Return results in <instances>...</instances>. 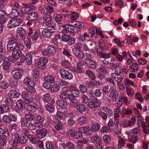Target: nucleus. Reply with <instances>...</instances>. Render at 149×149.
<instances>
[{
  "label": "nucleus",
  "mask_w": 149,
  "mask_h": 149,
  "mask_svg": "<svg viewBox=\"0 0 149 149\" xmlns=\"http://www.w3.org/2000/svg\"><path fill=\"white\" fill-rule=\"evenodd\" d=\"M100 128V124L99 123H95L92 125L90 130L93 132H95L99 130Z\"/></svg>",
  "instance_id": "20"
},
{
  "label": "nucleus",
  "mask_w": 149,
  "mask_h": 149,
  "mask_svg": "<svg viewBox=\"0 0 149 149\" xmlns=\"http://www.w3.org/2000/svg\"><path fill=\"white\" fill-rule=\"evenodd\" d=\"M12 55L14 58L18 59L21 55V52L19 50L16 49L13 52Z\"/></svg>",
  "instance_id": "15"
},
{
  "label": "nucleus",
  "mask_w": 149,
  "mask_h": 149,
  "mask_svg": "<svg viewBox=\"0 0 149 149\" xmlns=\"http://www.w3.org/2000/svg\"><path fill=\"white\" fill-rule=\"evenodd\" d=\"M99 56L101 58L103 57L106 58L110 57V54H104L103 52H101L100 51L98 52Z\"/></svg>",
  "instance_id": "48"
},
{
  "label": "nucleus",
  "mask_w": 149,
  "mask_h": 149,
  "mask_svg": "<svg viewBox=\"0 0 149 149\" xmlns=\"http://www.w3.org/2000/svg\"><path fill=\"white\" fill-rule=\"evenodd\" d=\"M37 136L40 139L45 137L47 134V130L44 128L38 129L36 131Z\"/></svg>",
  "instance_id": "6"
},
{
  "label": "nucleus",
  "mask_w": 149,
  "mask_h": 149,
  "mask_svg": "<svg viewBox=\"0 0 149 149\" xmlns=\"http://www.w3.org/2000/svg\"><path fill=\"white\" fill-rule=\"evenodd\" d=\"M81 135L82 134L79 131H76L75 132L72 137L74 139H78L80 138Z\"/></svg>",
  "instance_id": "56"
},
{
  "label": "nucleus",
  "mask_w": 149,
  "mask_h": 149,
  "mask_svg": "<svg viewBox=\"0 0 149 149\" xmlns=\"http://www.w3.org/2000/svg\"><path fill=\"white\" fill-rule=\"evenodd\" d=\"M2 134L0 137L1 138L6 139L8 136L9 133L7 130H4V132H2Z\"/></svg>",
  "instance_id": "52"
},
{
  "label": "nucleus",
  "mask_w": 149,
  "mask_h": 149,
  "mask_svg": "<svg viewBox=\"0 0 149 149\" xmlns=\"http://www.w3.org/2000/svg\"><path fill=\"white\" fill-rule=\"evenodd\" d=\"M140 130L137 127L131 130L129 133H131L132 134L134 135H136L137 134H140Z\"/></svg>",
  "instance_id": "46"
},
{
  "label": "nucleus",
  "mask_w": 149,
  "mask_h": 149,
  "mask_svg": "<svg viewBox=\"0 0 149 149\" xmlns=\"http://www.w3.org/2000/svg\"><path fill=\"white\" fill-rule=\"evenodd\" d=\"M10 65V63L8 60H4L3 63V69L5 70H8Z\"/></svg>",
  "instance_id": "29"
},
{
  "label": "nucleus",
  "mask_w": 149,
  "mask_h": 149,
  "mask_svg": "<svg viewBox=\"0 0 149 149\" xmlns=\"http://www.w3.org/2000/svg\"><path fill=\"white\" fill-rule=\"evenodd\" d=\"M31 85H29V86L27 87L26 88V90L29 92L34 93L36 92V90L34 88L35 87L34 83Z\"/></svg>",
  "instance_id": "28"
},
{
  "label": "nucleus",
  "mask_w": 149,
  "mask_h": 149,
  "mask_svg": "<svg viewBox=\"0 0 149 149\" xmlns=\"http://www.w3.org/2000/svg\"><path fill=\"white\" fill-rule=\"evenodd\" d=\"M65 114L62 112L58 111L56 113V117L57 119L62 118L65 116Z\"/></svg>",
  "instance_id": "53"
},
{
  "label": "nucleus",
  "mask_w": 149,
  "mask_h": 149,
  "mask_svg": "<svg viewBox=\"0 0 149 149\" xmlns=\"http://www.w3.org/2000/svg\"><path fill=\"white\" fill-rule=\"evenodd\" d=\"M70 39V36L68 35H62L61 37V39L62 41L64 42H68Z\"/></svg>",
  "instance_id": "49"
},
{
  "label": "nucleus",
  "mask_w": 149,
  "mask_h": 149,
  "mask_svg": "<svg viewBox=\"0 0 149 149\" xmlns=\"http://www.w3.org/2000/svg\"><path fill=\"white\" fill-rule=\"evenodd\" d=\"M9 81L10 84L13 86H17L18 84L17 81L16 79H15L14 78H10Z\"/></svg>",
  "instance_id": "38"
},
{
  "label": "nucleus",
  "mask_w": 149,
  "mask_h": 149,
  "mask_svg": "<svg viewBox=\"0 0 149 149\" xmlns=\"http://www.w3.org/2000/svg\"><path fill=\"white\" fill-rule=\"evenodd\" d=\"M9 15L10 17L13 19L17 17L19 15V13L16 9H13Z\"/></svg>",
  "instance_id": "23"
},
{
  "label": "nucleus",
  "mask_w": 149,
  "mask_h": 149,
  "mask_svg": "<svg viewBox=\"0 0 149 149\" xmlns=\"http://www.w3.org/2000/svg\"><path fill=\"white\" fill-rule=\"evenodd\" d=\"M24 42L28 49H30L31 47V42L30 40L28 38H24Z\"/></svg>",
  "instance_id": "47"
},
{
  "label": "nucleus",
  "mask_w": 149,
  "mask_h": 149,
  "mask_svg": "<svg viewBox=\"0 0 149 149\" xmlns=\"http://www.w3.org/2000/svg\"><path fill=\"white\" fill-rule=\"evenodd\" d=\"M23 82L25 84H27L29 85H32V84H33L34 83V82H33L31 79L29 77H26L24 79Z\"/></svg>",
  "instance_id": "30"
},
{
  "label": "nucleus",
  "mask_w": 149,
  "mask_h": 149,
  "mask_svg": "<svg viewBox=\"0 0 149 149\" xmlns=\"http://www.w3.org/2000/svg\"><path fill=\"white\" fill-rule=\"evenodd\" d=\"M68 94L66 92H62L60 94V97L61 98L66 99L68 98Z\"/></svg>",
  "instance_id": "58"
},
{
  "label": "nucleus",
  "mask_w": 149,
  "mask_h": 149,
  "mask_svg": "<svg viewBox=\"0 0 149 149\" xmlns=\"http://www.w3.org/2000/svg\"><path fill=\"white\" fill-rule=\"evenodd\" d=\"M85 63L90 68L94 69L96 68L95 62L92 60L85 59Z\"/></svg>",
  "instance_id": "12"
},
{
  "label": "nucleus",
  "mask_w": 149,
  "mask_h": 149,
  "mask_svg": "<svg viewBox=\"0 0 149 149\" xmlns=\"http://www.w3.org/2000/svg\"><path fill=\"white\" fill-rule=\"evenodd\" d=\"M67 30L72 33H77L79 31L81 30L80 28H79L76 26H74L72 28L68 27L67 26L65 27Z\"/></svg>",
  "instance_id": "19"
},
{
  "label": "nucleus",
  "mask_w": 149,
  "mask_h": 149,
  "mask_svg": "<svg viewBox=\"0 0 149 149\" xmlns=\"http://www.w3.org/2000/svg\"><path fill=\"white\" fill-rule=\"evenodd\" d=\"M141 125L142 128L143 129V132L146 134H147V126L145 122H142L141 123Z\"/></svg>",
  "instance_id": "60"
},
{
  "label": "nucleus",
  "mask_w": 149,
  "mask_h": 149,
  "mask_svg": "<svg viewBox=\"0 0 149 149\" xmlns=\"http://www.w3.org/2000/svg\"><path fill=\"white\" fill-rule=\"evenodd\" d=\"M137 136L132 134L131 133H129L128 134V141L132 143H135L138 139Z\"/></svg>",
  "instance_id": "14"
},
{
  "label": "nucleus",
  "mask_w": 149,
  "mask_h": 149,
  "mask_svg": "<svg viewBox=\"0 0 149 149\" xmlns=\"http://www.w3.org/2000/svg\"><path fill=\"white\" fill-rule=\"evenodd\" d=\"M33 78L34 81H37L39 77V72L37 69L34 68L33 71Z\"/></svg>",
  "instance_id": "27"
},
{
  "label": "nucleus",
  "mask_w": 149,
  "mask_h": 149,
  "mask_svg": "<svg viewBox=\"0 0 149 149\" xmlns=\"http://www.w3.org/2000/svg\"><path fill=\"white\" fill-rule=\"evenodd\" d=\"M56 103L59 106L65 109L67 107V104L64 100H57L56 101Z\"/></svg>",
  "instance_id": "16"
},
{
  "label": "nucleus",
  "mask_w": 149,
  "mask_h": 149,
  "mask_svg": "<svg viewBox=\"0 0 149 149\" xmlns=\"http://www.w3.org/2000/svg\"><path fill=\"white\" fill-rule=\"evenodd\" d=\"M90 130V128L89 126L84 127H81L79 129V131L81 133H86L88 132Z\"/></svg>",
  "instance_id": "31"
},
{
  "label": "nucleus",
  "mask_w": 149,
  "mask_h": 149,
  "mask_svg": "<svg viewBox=\"0 0 149 149\" xmlns=\"http://www.w3.org/2000/svg\"><path fill=\"white\" fill-rule=\"evenodd\" d=\"M39 17L38 14L36 12H32L28 14L26 16L27 19L30 21H36Z\"/></svg>",
  "instance_id": "7"
},
{
  "label": "nucleus",
  "mask_w": 149,
  "mask_h": 149,
  "mask_svg": "<svg viewBox=\"0 0 149 149\" xmlns=\"http://www.w3.org/2000/svg\"><path fill=\"white\" fill-rule=\"evenodd\" d=\"M71 93L75 97H79V91L76 89H73L72 91H71Z\"/></svg>",
  "instance_id": "59"
},
{
  "label": "nucleus",
  "mask_w": 149,
  "mask_h": 149,
  "mask_svg": "<svg viewBox=\"0 0 149 149\" xmlns=\"http://www.w3.org/2000/svg\"><path fill=\"white\" fill-rule=\"evenodd\" d=\"M114 59L113 58L110 57L109 58H105L102 61L103 63L105 64H107L109 63L112 64L114 62Z\"/></svg>",
  "instance_id": "21"
},
{
  "label": "nucleus",
  "mask_w": 149,
  "mask_h": 149,
  "mask_svg": "<svg viewBox=\"0 0 149 149\" xmlns=\"http://www.w3.org/2000/svg\"><path fill=\"white\" fill-rule=\"evenodd\" d=\"M59 86L58 85L56 84L53 85L52 87L51 88V91L54 92H57L59 90Z\"/></svg>",
  "instance_id": "61"
},
{
  "label": "nucleus",
  "mask_w": 149,
  "mask_h": 149,
  "mask_svg": "<svg viewBox=\"0 0 149 149\" xmlns=\"http://www.w3.org/2000/svg\"><path fill=\"white\" fill-rule=\"evenodd\" d=\"M12 98L9 97L6 98L5 100V103L10 107L12 106L13 104V100Z\"/></svg>",
  "instance_id": "36"
},
{
  "label": "nucleus",
  "mask_w": 149,
  "mask_h": 149,
  "mask_svg": "<svg viewBox=\"0 0 149 149\" xmlns=\"http://www.w3.org/2000/svg\"><path fill=\"white\" fill-rule=\"evenodd\" d=\"M53 11V8L50 6H47L41 9L40 11L42 13H51Z\"/></svg>",
  "instance_id": "13"
},
{
  "label": "nucleus",
  "mask_w": 149,
  "mask_h": 149,
  "mask_svg": "<svg viewBox=\"0 0 149 149\" xmlns=\"http://www.w3.org/2000/svg\"><path fill=\"white\" fill-rule=\"evenodd\" d=\"M77 109L79 112L82 113L86 110V107L83 104H80L77 106Z\"/></svg>",
  "instance_id": "42"
},
{
  "label": "nucleus",
  "mask_w": 149,
  "mask_h": 149,
  "mask_svg": "<svg viewBox=\"0 0 149 149\" xmlns=\"http://www.w3.org/2000/svg\"><path fill=\"white\" fill-rule=\"evenodd\" d=\"M132 123V121L127 120H124L122 121V125L123 127H129L131 125Z\"/></svg>",
  "instance_id": "34"
},
{
  "label": "nucleus",
  "mask_w": 149,
  "mask_h": 149,
  "mask_svg": "<svg viewBox=\"0 0 149 149\" xmlns=\"http://www.w3.org/2000/svg\"><path fill=\"white\" fill-rule=\"evenodd\" d=\"M115 81H116L118 84L120 83L123 80V78L118 73H117L114 77Z\"/></svg>",
  "instance_id": "39"
},
{
  "label": "nucleus",
  "mask_w": 149,
  "mask_h": 149,
  "mask_svg": "<svg viewBox=\"0 0 149 149\" xmlns=\"http://www.w3.org/2000/svg\"><path fill=\"white\" fill-rule=\"evenodd\" d=\"M68 71L64 69H61L60 70V73L62 78L65 79V77H66V74L67 73Z\"/></svg>",
  "instance_id": "51"
},
{
  "label": "nucleus",
  "mask_w": 149,
  "mask_h": 149,
  "mask_svg": "<svg viewBox=\"0 0 149 149\" xmlns=\"http://www.w3.org/2000/svg\"><path fill=\"white\" fill-rule=\"evenodd\" d=\"M13 76L16 79H19L22 77V74L21 72H17L14 74Z\"/></svg>",
  "instance_id": "41"
},
{
  "label": "nucleus",
  "mask_w": 149,
  "mask_h": 149,
  "mask_svg": "<svg viewBox=\"0 0 149 149\" xmlns=\"http://www.w3.org/2000/svg\"><path fill=\"white\" fill-rule=\"evenodd\" d=\"M44 79L47 82L54 83L55 82L54 77L51 76H47L45 77Z\"/></svg>",
  "instance_id": "33"
},
{
  "label": "nucleus",
  "mask_w": 149,
  "mask_h": 149,
  "mask_svg": "<svg viewBox=\"0 0 149 149\" xmlns=\"http://www.w3.org/2000/svg\"><path fill=\"white\" fill-rule=\"evenodd\" d=\"M9 130L10 131H14L17 128V126L16 124H11L10 125L9 127Z\"/></svg>",
  "instance_id": "43"
},
{
  "label": "nucleus",
  "mask_w": 149,
  "mask_h": 149,
  "mask_svg": "<svg viewBox=\"0 0 149 149\" xmlns=\"http://www.w3.org/2000/svg\"><path fill=\"white\" fill-rule=\"evenodd\" d=\"M38 33L35 31L31 36V38L33 40L36 41L38 39Z\"/></svg>",
  "instance_id": "62"
},
{
  "label": "nucleus",
  "mask_w": 149,
  "mask_h": 149,
  "mask_svg": "<svg viewBox=\"0 0 149 149\" xmlns=\"http://www.w3.org/2000/svg\"><path fill=\"white\" fill-rule=\"evenodd\" d=\"M18 46V44L16 41L14 40L10 41L7 45V50L9 51H12L16 49Z\"/></svg>",
  "instance_id": "8"
},
{
  "label": "nucleus",
  "mask_w": 149,
  "mask_h": 149,
  "mask_svg": "<svg viewBox=\"0 0 149 149\" xmlns=\"http://www.w3.org/2000/svg\"><path fill=\"white\" fill-rule=\"evenodd\" d=\"M129 68H130L131 69L133 70L132 72H135L138 70V66L137 63H133L131 65H130Z\"/></svg>",
  "instance_id": "45"
},
{
  "label": "nucleus",
  "mask_w": 149,
  "mask_h": 149,
  "mask_svg": "<svg viewBox=\"0 0 149 149\" xmlns=\"http://www.w3.org/2000/svg\"><path fill=\"white\" fill-rule=\"evenodd\" d=\"M54 122L56 123L55 127L57 130L58 131L63 129V124L62 123L58 120H55Z\"/></svg>",
  "instance_id": "17"
},
{
  "label": "nucleus",
  "mask_w": 149,
  "mask_h": 149,
  "mask_svg": "<svg viewBox=\"0 0 149 149\" xmlns=\"http://www.w3.org/2000/svg\"><path fill=\"white\" fill-rule=\"evenodd\" d=\"M18 31L21 39H23L25 37V31L24 29L22 28L18 29Z\"/></svg>",
  "instance_id": "26"
},
{
  "label": "nucleus",
  "mask_w": 149,
  "mask_h": 149,
  "mask_svg": "<svg viewBox=\"0 0 149 149\" xmlns=\"http://www.w3.org/2000/svg\"><path fill=\"white\" fill-rule=\"evenodd\" d=\"M46 147L47 149H54L53 145L49 141H47L46 142Z\"/></svg>",
  "instance_id": "64"
},
{
  "label": "nucleus",
  "mask_w": 149,
  "mask_h": 149,
  "mask_svg": "<svg viewBox=\"0 0 149 149\" xmlns=\"http://www.w3.org/2000/svg\"><path fill=\"white\" fill-rule=\"evenodd\" d=\"M46 110L50 113L54 112L55 108L54 105L51 103H49L47 104L45 107Z\"/></svg>",
  "instance_id": "22"
},
{
  "label": "nucleus",
  "mask_w": 149,
  "mask_h": 149,
  "mask_svg": "<svg viewBox=\"0 0 149 149\" xmlns=\"http://www.w3.org/2000/svg\"><path fill=\"white\" fill-rule=\"evenodd\" d=\"M71 19L73 20H76L79 18L78 14L75 12H72L70 13Z\"/></svg>",
  "instance_id": "37"
},
{
  "label": "nucleus",
  "mask_w": 149,
  "mask_h": 149,
  "mask_svg": "<svg viewBox=\"0 0 149 149\" xmlns=\"http://www.w3.org/2000/svg\"><path fill=\"white\" fill-rule=\"evenodd\" d=\"M84 26V24L81 22L74 21V26L80 28L83 27Z\"/></svg>",
  "instance_id": "54"
},
{
  "label": "nucleus",
  "mask_w": 149,
  "mask_h": 149,
  "mask_svg": "<svg viewBox=\"0 0 149 149\" xmlns=\"http://www.w3.org/2000/svg\"><path fill=\"white\" fill-rule=\"evenodd\" d=\"M47 50L48 53H52L55 52V48L52 46H49L47 48Z\"/></svg>",
  "instance_id": "57"
},
{
  "label": "nucleus",
  "mask_w": 149,
  "mask_h": 149,
  "mask_svg": "<svg viewBox=\"0 0 149 149\" xmlns=\"http://www.w3.org/2000/svg\"><path fill=\"white\" fill-rule=\"evenodd\" d=\"M21 96L24 100V102L26 104H30L33 100V97L26 91L23 92L22 93Z\"/></svg>",
  "instance_id": "3"
},
{
  "label": "nucleus",
  "mask_w": 149,
  "mask_h": 149,
  "mask_svg": "<svg viewBox=\"0 0 149 149\" xmlns=\"http://www.w3.org/2000/svg\"><path fill=\"white\" fill-rule=\"evenodd\" d=\"M103 109L104 111L106 112L109 116H110L113 113V111L108 107H104L103 108Z\"/></svg>",
  "instance_id": "50"
},
{
  "label": "nucleus",
  "mask_w": 149,
  "mask_h": 149,
  "mask_svg": "<svg viewBox=\"0 0 149 149\" xmlns=\"http://www.w3.org/2000/svg\"><path fill=\"white\" fill-rule=\"evenodd\" d=\"M11 118L10 115L9 116L7 115H4L2 118L3 120L6 123H11Z\"/></svg>",
  "instance_id": "44"
},
{
  "label": "nucleus",
  "mask_w": 149,
  "mask_h": 149,
  "mask_svg": "<svg viewBox=\"0 0 149 149\" xmlns=\"http://www.w3.org/2000/svg\"><path fill=\"white\" fill-rule=\"evenodd\" d=\"M20 93L15 90H10L8 93V95L11 98H17L20 95Z\"/></svg>",
  "instance_id": "11"
},
{
  "label": "nucleus",
  "mask_w": 149,
  "mask_h": 149,
  "mask_svg": "<svg viewBox=\"0 0 149 149\" xmlns=\"http://www.w3.org/2000/svg\"><path fill=\"white\" fill-rule=\"evenodd\" d=\"M86 119L84 116L80 117L78 119V123L79 124L81 125H83L86 123Z\"/></svg>",
  "instance_id": "40"
},
{
  "label": "nucleus",
  "mask_w": 149,
  "mask_h": 149,
  "mask_svg": "<svg viewBox=\"0 0 149 149\" xmlns=\"http://www.w3.org/2000/svg\"><path fill=\"white\" fill-rule=\"evenodd\" d=\"M28 140V136H22L19 143L21 144H24Z\"/></svg>",
  "instance_id": "55"
},
{
  "label": "nucleus",
  "mask_w": 149,
  "mask_h": 149,
  "mask_svg": "<svg viewBox=\"0 0 149 149\" xmlns=\"http://www.w3.org/2000/svg\"><path fill=\"white\" fill-rule=\"evenodd\" d=\"M36 105H28L26 107V109L28 111H31L33 112H35L37 110Z\"/></svg>",
  "instance_id": "25"
},
{
  "label": "nucleus",
  "mask_w": 149,
  "mask_h": 149,
  "mask_svg": "<svg viewBox=\"0 0 149 149\" xmlns=\"http://www.w3.org/2000/svg\"><path fill=\"white\" fill-rule=\"evenodd\" d=\"M35 118V116L32 113H28L26 114L25 116V118L26 119L29 121H31L33 120Z\"/></svg>",
  "instance_id": "35"
},
{
  "label": "nucleus",
  "mask_w": 149,
  "mask_h": 149,
  "mask_svg": "<svg viewBox=\"0 0 149 149\" xmlns=\"http://www.w3.org/2000/svg\"><path fill=\"white\" fill-rule=\"evenodd\" d=\"M22 22L21 19H12L9 21L8 26L9 28H12L19 26Z\"/></svg>",
  "instance_id": "1"
},
{
  "label": "nucleus",
  "mask_w": 149,
  "mask_h": 149,
  "mask_svg": "<svg viewBox=\"0 0 149 149\" xmlns=\"http://www.w3.org/2000/svg\"><path fill=\"white\" fill-rule=\"evenodd\" d=\"M82 65V63L81 62L79 61L77 63V68L74 69V71L77 73L83 72H84V70H83V69L81 68Z\"/></svg>",
  "instance_id": "18"
},
{
  "label": "nucleus",
  "mask_w": 149,
  "mask_h": 149,
  "mask_svg": "<svg viewBox=\"0 0 149 149\" xmlns=\"http://www.w3.org/2000/svg\"><path fill=\"white\" fill-rule=\"evenodd\" d=\"M25 61L29 65L31 64L32 62V56L31 54L29 53L26 54Z\"/></svg>",
  "instance_id": "24"
},
{
  "label": "nucleus",
  "mask_w": 149,
  "mask_h": 149,
  "mask_svg": "<svg viewBox=\"0 0 149 149\" xmlns=\"http://www.w3.org/2000/svg\"><path fill=\"white\" fill-rule=\"evenodd\" d=\"M55 21L57 22L58 24H61V21L62 20L63 17L61 15L56 14L54 15Z\"/></svg>",
  "instance_id": "32"
},
{
  "label": "nucleus",
  "mask_w": 149,
  "mask_h": 149,
  "mask_svg": "<svg viewBox=\"0 0 149 149\" xmlns=\"http://www.w3.org/2000/svg\"><path fill=\"white\" fill-rule=\"evenodd\" d=\"M47 63V60L45 57H41L37 62V65L40 68L44 69L46 68V65Z\"/></svg>",
  "instance_id": "5"
},
{
  "label": "nucleus",
  "mask_w": 149,
  "mask_h": 149,
  "mask_svg": "<svg viewBox=\"0 0 149 149\" xmlns=\"http://www.w3.org/2000/svg\"><path fill=\"white\" fill-rule=\"evenodd\" d=\"M78 47H79V45L77 44L76 47L73 49L72 51L76 56L80 58H82L84 56V54L83 52L81 51Z\"/></svg>",
  "instance_id": "9"
},
{
  "label": "nucleus",
  "mask_w": 149,
  "mask_h": 149,
  "mask_svg": "<svg viewBox=\"0 0 149 149\" xmlns=\"http://www.w3.org/2000/svg\"><path fill=\"white\" fill-rule=\"evenodd\" d=\"M0 87L4 89H6L8 87V84L5 81H2L0 82Z\"/></svg>",
  "instance_id": "63"
},
{
  "label": "nucleus",
  "mask_w": 149,
  "mask_h": 149,
  "mask_svg": "<svg viewBox=\"0 0 149 149\" xmlns=\"http://www.w3.org/2000/svg\"><path fill=\"white\" fill-rule=\"evenodd\" d=\"M24 7H22L20 10V13L23 14H29L33 11L34 7L31 4H25Z\"/></svg>",
  "instance_id": "2"
},
{
  "label": "nucleus",
  "mask_w": 149,
  "mask_h": 149,
  "mask_svg": "<svg viewBox=\"0 0 149 149\" xmlns=\"http://www.w3.org/2000/svg\"><path fill=\"white\" fill-rule=\"evenodd\" d=\"M108 96L111 99L112 101L115 102L118 99V93L117 91L114 89H111L109 92Z\"/></svg>",
  "instance_id": "10"
},
{
  "label": "nucleus",
  "mask_w": 149,
  "mask_h": 149,
  "mask_svg": "<svg viewBox=\"0 0 149 149\" xmlns=\"http://www.w3.org/2000/svg\"><path fill=\"white\" fill-rule=\"evenodd\" d=\"M56 31L55 28L51 27H48L47 29L44 30L42 32L44 36L47 38H50L52 35V33Z\"/></svg>",
  "instance_id": "4"
}]
</instances>
